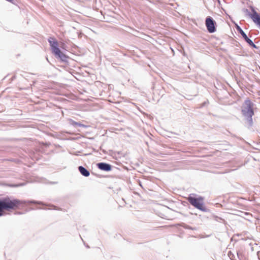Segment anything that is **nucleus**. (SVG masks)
<instances>
[{"mask_svg": "<svg viewBox=\"0 0 260 260\" xmlns=\"http://www.w3.org/2000/svg\"><path fill=\"white\" fill-rule=\"evenodd\" d=\"M24 203L23 201L17 199H11L10 198L0 200V216L4 215L5 210L10 211L16 210Z\"/></svg>", "mask_w": 260, "mask_h": 260, "instance_id": "f257e3e1", "label": "nucleus"}, {"mask_svg": "<svg viewBox=\"0 0 260 260\" xmlns=\"http://www.w3.org/2000/svg\"><path fill=\"white\" fill-rule=\"evenodd\" d=\"M253 108V104L249 99H247L244 101L242 107V113L243 116L247 117L246 122L247 124L249 126H251L253 123L252 116L254 115Z\"/></svg>", "mask_w": 260, "mask_h": 260, "instance_id": "f03ea898", "label": "nucleus"}, {"mask_svg": "<svg viewBox=\"0 0 260 260\" xmlns=\"http://www.w3.org/2000/svg\"><path fill=\"white\" fill-rule=\"evenodd\" d=\"M188 201L191 205L196 208L201 210H204L203 198L200 197L196 198L192 197H189Z\"/></svg>", "mask_w": 260, "mask_h": 260, "instance_id": "7ed1b4c3", "label": "nucleus"}, {"mask_svg": "<svg viewBox=\"0 0 260 260\" xmlns=\"http://www.w3.org/2000/svg\"><path fill=\"white\" fill-rule=\"evenodd\" d=\"M205 24L207 30L209 32L212 33L215 31V22L210 17H208L206 18Z\"/></svg>", "mask_w": 260, "mask_h": 260, "instance_id": "20e7f679", "label": "nucleus"}, {"mask_svg": "<svg viewBox=\"0 0 260 260\" xmlns=\"http://www.w3.org/2000/svg\"><path fill=\"white\" fill-rule=\"evenodd\" d=\"M48 42L50 44L52 51L53 53L59 52V48L58 47V44L54 38L50 37L48 39Z\"/></svg>", "mask_w": 260, "mask_h": 260, "instance_id": "39448f33", "label": "nucleus"}, {"mask_svg": "<svg viewBox=\"0 0 260 260\" xmlns=\"http://www.w3.org/2000/svg\"><path fill=\"white\" fill-rule=\"evenodd\" d=\"M98 167L100 169L106 171H109L111 170V165L104 162L99 163Z\"/></svg>", "mask_w": 260, "mask_h": 260, "instance_id": "423d86ee", "label": "nucleus"}, {"mask_svg": "<svg viewBox=\"0 0 260 260\" xmlns=\"http://www.w3.org/2000/svg\"><path fill=\"white\" fill-rule=\"evenodd\" d=\"M55 55L58 57H59L60 60L63 61H67V59L68 58V56L64 54L63 52H62L59 49V52L57 53H54Z\"/></svg>", "mask_w": 260, "mask_h": 260, "instance_id": "0eeeda50", "label": "nucleus"}, {"mask_svg": "<svg viewBox=\"0 0 260 260\" xmlns=\"http://www.w3.org/2000/svg\"><path fill=\"white\" fill-rule=\"evenodd\" d=\"M251 18L252 20L256 23L257 25L260 26V15L256 12H254L251 15Z\"/></svg>", "mask_w": 260, "mask_h": 260, "instance_id": "6e6552de", "label": "nucleus"}, {"mask_svg": "<svg viewBox=\"0 0 260 260\" xmlns=\"http://www.w3.org/2000/svg\"><path fill=\"white\" fill-rule=\"evenodd\" d=\"M241 34L242 36L244 38L245 40L246 41L247 43H248L249 45H250L252 46H253L254 47H255V45L253 43V42L247 37V36L243 32V31L241 30Z\"/></svg>", "mask_w": 260, "mask_h": 260, "instance_id": "1a4fd4ad", "label": "nucleus"}, {"mask_svg": "<svg viewBox=\"0 0 260 260\" xmlns=\"http://www.w3.org/2000/svg\"><path fill=\"white\" fill-rule=\"evenodd\" d=\"M79 170L81 174L85 177H88L89 175V171L82 166L79 167Z\"/></svg>", "mask_w": 260, "mask_h": 260, "instance_id": "9d476101", "label": "nucleus"}, {"mask_svg": "<svg viewBox=\"0 0 260 260\" xmlns=\"http://www.w3.org/2000/svg\"><path fill=\"white\" fill-rule=\"evenodd\" d=\"M75 124L76 125H78L79 126H80V127H87V126H86V125H84L83 124L78 123V122H75Z\"/></svg>", "mask_w": 260, "mask_h": 260, "instance_id": "9b49d317", "label": "nucleus"}]
</instances>
